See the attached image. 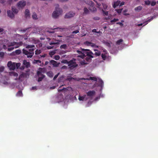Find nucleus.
<instances>
[{
  "instance_id": "obj_1",
  "label": "nucleus",
  "mask_w": 158,
  "mask_h": 158,
  "mask_svg": "<svg viewBox=\"0 0 158 158\" xmlns=\"http://www.w3.org/2000/svg\"><path fill=\"white\" fill-rule=\"evenodd\" d=\"M81 51H86V52L85 53V58L87 62L89 63L91 61L92 58L94 57L93 55H94V54L89 49L81 48Z\"/></svg>"
},
{
  "instance_id": "obj_2",
  "label": "nucleus",
  "mask_w": 158,
  "mask_h": 158,
  "mask_svg": "<svg viewBox=\"0 0 158 158\" xmlns=\"http://www.w3.org/2000/svg\"><path fill=\"white\" fill-rule=\"evenodd\" d=\"M35 48H31L29 49V52L28 51L23 49V52L25 55L27 56L28 58H31L34 54V51L35 49Z\"/></svg>"
},
{
  "instance_id": "obj_3",
  "label": "nucleus",
  "mask_w": 158,
  "mask_h": 158,
  "mask_svg": "<svg viewBox=\"0 0 158 158\" xmlns=\"http://www.w3.org/2000/svg\"><path fill=\"white\" fill-rule=\"evenodd\" d=\"M62 12V10L61 9L56 7L55 10L52 13L53 17L54 18H57L61 14Z\"/></svg>"
},
{
  "instance_id": "obj_4",
  "label": "nucleus",
  "mask_w": 158,
  "mask_h": 158,
  "mask_svg": "<svg viewBox=\"0 0 158 158\" xmlns=\"http://www.w3.org/2000/svg\"><path fill=\"white\" fill-rule=\"evenodd\" d=\"M68 62V65L70 69H73L74 68L78 66V64H76L75 62V59H74L71 60Z\"/></svg>"
},
{
  "instance_id": "obj_5",
  "label": "nucleus",
  "mask_w": 158,
  "mask_h": 158,
  "mask_svg": "<svg viewBox=\"0 0 158 158\" xmlns=\"http://www.w3.org/2000/svg\"><path fill=\"white\" fill-rule=\"evenodd\" d=\"M43 69L41 68H39V71H37V74L38 76L40 75L41 77H39L38 78V82H40L41 81L43 78L45 77V76L42 74V73L43 72Z\"/></svg>"
},
{
  "instance_id": "obj_6",
  "label": "nucleus",
  "mask_w": 158,
  "mask_h": 158,
  "mask_svg": "<svg viewBox=\"0 0 158 158\" xmlns=\"http://www.w3.org/2000/svg\"><path fill=\"white\" fill-rule=\"evenodd\" d=\"M26 2L24 1H21L17 4V6L19 9H23L26 5Z\"/></svg>"
},
{
  "instance_id": "obj_7",
  "label": "nucleus",
  "mask_w": 158,
  "mask_h": 158,
  "mask_svg": "<svg viewBox=\"0 0 158 158\" xmlns=\"http://www.w3.org/2000/svg\"><path fill=\"white\" fill-rule=\"evenodd\" d=\"M7 66L10 70H14L15 69V63L11 61L8 62Z\"/></svg>"
},
{
  "instance_id": "obj_8",
  "label": "nucleus",
  "mask_w": 158,
  "mask_h": 158,
  "mask_svg": "<svg viewBox=\"0 0 158 158\" xmlns=\"http://www.w3.org/2000/svg\"><path fill=\"white\" fill-rule=\"evenodd\" d=\"M95 92L94 90H90L86 93V96L88 97V99L89 98L92 99L93 97L95 95Z\"/></svg>"
},
{
  "instance_id": "obj_9",
  "label": "nucleus",
  "mask_w": 158,
  "mask_h": 158,
  "mask_svg": "<svg viewBox=\"0 0 158 158\" xmlns=\"http://www.w3.org/2000/svg\"><path fill=\"white\" fill-rule=\"evenodd\" d=\"M89 4H90V5L89 7V9L91 11L95 12L96 11L97 9L94 6V3L92 1L89 2Z\"/></svg>"
},
{
  "instance_id": "obj_10",
  "label": "nucleus",
  "mask_w": 158,
  "mask_h": 158,
  "mask_svg": "<svg viewBox=\"0 0 158 158\" xmlns=\"http://www.w3.org/2000/svg\"><path fill=\"white\" fill-rule=\"evenodd\" d=\"M75 15V13L72 12H69L66 14L64 17L65 18H69L73 17Z\"/></svg>"
},
{
  "instance_id": "obj_11",
  "label": "nucleus",
  "mask_w": 158,
  "mask_h": 158,
  "mask_svg": "<svg viewBox=\"0 0 158 158\" xmlns=\"http://www.w3.org/2000/svg\"><path fill=\"white\" fill-rule=\"evenodd\" d=\"M83 53H82L80 54V55H78L77 56V59L78 60H80V58H81V59H85V53L86 52V51H82Z\"/></svg>"
},
{
  "instance_id": "obj_12",
  "label": "nucleus",
  "mask_w": 158,
  "mask_h": 158,
  "mask_svg": "<svg viewBox=\"0 0 158 158\" xmlns=\"http://www.w3.org/2000/svg\"><path fill=\"white\" fill-rule=\"evenodd\" d=\"M50 64H52L54 67H58L60 64V63H58L57 61L53 60L50 61Z\"/></svg>"
},
{
  "instance_id": "obj_13",
  "label": "nucleus",
  "mask_w": 158,
  "mask_h": 158,
  "mask_svg": "<svg viewBox=\"0 0 158 158\" xmlns=\"http://www.w3.org/2000/svg\"><path fill=\"white\" fill-rule=\"evenodd\" d=\"M88 99V98L86 97V95H84L83 96H79L78 99L79 101L86 100Z\"/></svg>"
},
{
  "instance_id": "obj_14",
  "label": "nucleus",
  "mask_w": 158,
  "mask_h": 158,
  "mask_svg": "<svg viewBox=\"0 0 158 158\" xmlns=\"http://www.w3.org/2000/svg\"><path fill=\"white\" fill-rule=\"evenodd\" d=\"M30 11L28 9H26L25 12V17L26 18H27L30 17Z\"/></svg>"
},
{
  "instance_id": "obj_15",
  "label": "nucleus",
  "mask_w": 158,
  "mask_h": 158,
  "mask_svg": "<svg viewBox=\"0 0 158 158\" xmlns=\"http://www.w3.org/2000/svg\"><path fill=\"white\" fill-rule=\"evenodd\" d=\"M7 13L8 16L10 18H12L14 17V14L10 10H8L7 11Z\"/></svg>"
},
{
  "instance_id": "obj_16",
  "label": "nucleus",
  "mask_w": 158,
  "mask_h": 158,
  "mask_svg": "<svg viewBox=\"0 0 158 158\" xmlns=\"http://www.w3.org/2000/svg\"><path fill=\"white\" fill-rule=\"evenodd\" d=\"M74 27H76L75 29H76L75 31H74L72 32V34H77L79 32V27L78 25H75Z\"/></svg>"
},
{
  "instance_id": "obj_17",
  "label": "nucleus",
  "mask_w": 158,
  "mask_h": 158,
  "mask_svg": "<svg viewBox=\"0 0 158 158\" xmlns=\"http://www.w3.org/2000/svg\"><path fill=\"white\" fill-rule=\"evenodd\" d=\"M23 64L27 68H28L30 67V64L29 62L27 61L26 60H24L23 61Z\"/></svg>"
},
{
  "instance_id": "obj_18",
  "label": "nucleus",
  "mask_w": 158,
  "mask_h": 158,
  "mask_svg": "<svg viewBox=\"0 0 158 158\" xmlns=\"http://www.w3.org/2000/svg\"><path fill=\"white\" fill-rule=\"evenodd\" d=\"M15 48H17L19 47L20 46H21L23 44V42H20L19 43L15 42Z\"/></svg>"
},
{
  "instance_id": "obj_19",
  "label": "nucleus",
  "mask_w": 158,
  "mask_h": 158,
  "mask_svg": "<svg viewBox=\"0 0 158 158\" xmlns=\"http://www.w3.org/2000/svg\"><path fill=\"white\" fill-rule=\"evenodd\" d=\"M120 3V1L118 0L116 2H114V4L113 5V7L115 8L117 6H118Z\"/></svg>"
},
{
  "instance_id": "obj_20",
  "label": "nucleus",
  "mask_w": 158,
  "mask_h": 158,
  "mask_svg": "<svg viewBox=\"0 0 158 158\" xmlns=\"http://www.w3.org/2000/svg\"><path fill=\"white\" fill-rule=\"evenodd\" d=\"M99 85L102 88L104 85V83L103 81L101 79H99L98 80Z\"/></svg>"
},
{
  "instance_id": "obj_21",
  "label": "nucleus",
  "mask_w": 158,
  "mask_h": 158,
  "mask_svg": "<svg viewBox=\"0 0 158 158\" xmlns=\"http://www.w3.org/2000/svg\"><path fill=\"white\" fill-rule=\"evenodd\" d=\"M32 16V19L34 20H36L38 19L37 15L35 12L33 13Z\"/></svg>"
},
{
  "instance_id": "obj_22",
  "label": "nucleus",
  "mask_w": 158,
  "mask_h": 158,
  "mask_svg": "<svg viewBox=\"0 0 158 158\" xmlns=\"http://www.w3.org/2000/svg\"><path fill=\"white\" fill-rule=\"evenodd\" d=\"M29 76V74H28V73H23L20 76L21 77H26L27 76Z\"/></svg>"
},
{
  "instance_id": "obj_23",
  "label": "nucleus",
  "mask_w": 158,
  "mask_h": 158,
  "mask_svg": "<svg viewBox=\"0 0 158 158\" xmlns=\"http://www.w3.org/2000/svg\"><path fill=\"white\" fill-rule=\"evenodd\" d=\"M22 92L21 90H19L16 94L17 96L21 97L23 96Z\"/></svg>"
},
{
  "instance_id": "obj_24",
  "label": "nucleus",
  "mask_w": 158,
  "mask_h": 158,
  "mask_svg": "<svg viewBox=\"0 0 158 158\" xmlns=\"http://www.w3.org/2000/svg\"><path fill=\"white\" fill-rule=\"evenodd\" d=\"M15 42H12L8 43V44H7V45L8 47L14 46V45H15Z\"/></svg>"
},
{
  "instance_id": "obj_25",
  "label": "nucleus",
  "mask_w": 158,
  "mask_h": 158,
  "mask_svg": "<svg viewBox=\"0 0 158 158\" xmlns=\"http://www.w3.org/2000/svg\"><path fill=\"white\" fill-rule=\"evenodd\" d=\"M10 75H13L16 77H17L18 76L17 73L14 72H10Z\"/></svg>"
},
{
  "instance_id": "obj_26",
  "label": "nucleus",
  "mask_w": 158,
  "mask_h": 158,
  "mask_svg": "<svg viewBox=\"0 0 158 158\" xmlns=\"http://www.w3.org/2000/svg\"><path fill=\"white\" fill-rule=\"evenodd\" d=\"M34 28H35L34 27H28L27 28L24 29L23 30H21L20 31H23V32H25L27 30L29 29H34Z\"/></svg>"
},
{
  "instance_id": "obj_27",
  "label": "nucleus",
  "mask_w": 158,
  "mask_h": 158,
  "mask_svg": "<svg viewBox=\"0 0 158 158\" xmlns=\"http://www.w3.org/2000/svg\"><path fill=\"white\" fill-rule=\"evenodd\" d=\"M12 10L13 11V12L15 14H17L18 12V10H17V9L15 7H12Z\"/></svg>"
},
{
  "instance_id": "obj_28",
  "label": "nucleus",
  "mask_w": 158,
  "mask_h": 158,
  "mask_svg": "<svg viewBox=\"0 0 158 158\" xmlns=\"http://www.w3.org/2000/svg\"><path fill=\"white\" fill-rule=\"evenodd\" d=\"M35 45H26V48H35Z\"/></svg>"
},
{
  "instance_id": "obj_29",
  "label": "nucleus",
  "mask_w": 158,
  "mask_h": 158,
  "mask_svg": "<svg viewBox=\"0 0 158 158\" xmlns=\"http://www.w3.org/2000/svg\"><path fill=\"white\" fill-rule=\"evenodd\" d=\"M80 64L81 65H85L88 64L89 63L87 62H86L85 60H84L80 62Z\"/></svg>"
},
{
  "instance_id": "obj_30",
  "label": "nucleus",
  "mask_w": 158,
  "mask_h": 158,
  "mask_svg": "<svg viewBox=\"0 0 158 158\" xmlns=\"http://www.w3.org/2000/svg\"><path fill=\"white\" fill-rule=\"evenodd\" d=\"M67 45L66 44H64L62 45L60 47V48L64 49H66L67 48Z\"/></svg>"
},
{
  "instance_id": "obj_31",
  "label": "nucleus",
  "mask_w": 158,
  "mask_h": 158,
  "mask_svg": "<svg viewBox=\"0 0 158 158\" xmlns=\"http://www.w3.org/2000/svg\"><path fill=\"white\" fill-rule=\"evenodd\" d=\"M88 80H91L94 81H97V78L94 77H89V78L88 79H87Z\"/></svg>"
},
{
  "instance_id": "obj_32",
  "label": "nucleus",
  "mask_w": 158,
  "mask_h": 158,
  "mask_svg": "<svg viewBox=\"0 0 158 158\" xmlns=\"http://www.w3.org/2000/svg\"><path fill=\"white\" fill-rule=\"evenodd\" d=\"M142 7L141 6H139L135 7V11L140 10L142 9Z\"/></svg>"
},
{
  "instance_id": "obj_33",
  "label": "nucleus",
  "mask_w": 158,
  "mask_h": 158,
  "mask_svg": "<svg viewBox=\"0 0 158 158\" xmlns=\"http://www.w3.org/2000/svg\"><path fill=\"white\" fill-rule=\"evenodd\" d=\"M84 13L87 14L89 13V10L86 8H84Z\"/></svg>"
},
{
  "instance_id": "obj_34",
  "label": "nucleus",
  "mask_w": 158,
  "mask_h": 158,
  "mask_svg": "<svg viewBox=\"0 0 158 158\" xmlns=\"http://www.w3.org/2000/svg\"><path fill=\"white\" fill-rule=\"evenodd\" d=\"M55 53H56L55 51H52L50 52H49V55L51 56L52 57V56H53V55L55 54Z\"/></svg>"
},
{
  "instance_id": "obj_35",
  "label": "nucleus",
  "mask_w": 158,
  "mask_h": 158,
  "mask_svg": "<svg viewBox=\"0 0 158 158\" xmlns=\"http://www.w3.org/2000/svg\"><path fill=\"white\" fill-rule=\"evenodd\" d=\"M102 59L104 60H106V56L105 54H102Z\"/></svg>"
},
{
  "instance_id": "obj_36",
  "label": "nucleus",
  "mask_w": 158,
  "mask_h": 158,
  "mask_svg": "<svg viewBox=\"0 0 158 158\" xmlns=\"http://www.w3.org/2000/svg\"><path fill=\"white\" fill-rule=\"evenodd\" d=\"M123 42V40L122 39H120L117 41L116 44L117 45H119Z\"/></svg>"
},
{
  "instance_id": "obj_37",
  "label": "nucleus",
  "mask_w": 158,
  "mask_h": 158,
  "mask_svg": "<svg viewBox=\"0 0 158 158\" xmlns=\"http://www.w3.org/2000/svg\"><path fill=\"white\" fill-rule=\"evenodd\" d=\"M145 4L146 5H149L151 4V2L149 0L145 1Z\"/></svg>"
},
{
  "instance_id": "obj_38",
  "label": "nucleus",
  "mask_w": 158,
  "mask_h": 158,
  "mask_svg": "<svg viewBox=\"0 0 158 158\" xmlns=\"http://www.w3.org/2000/svg\"><path fill=\"white\" fill-rule=\"evenodd\" d=\"M21 51L20 50H17L15 51V53L17 55H19L21 53Z\"/></svg>"
},
{
  "instance_id": "obj_39",
  "label": "nucleus",
  "mask_w": 158,
  "mask_h": 158,
  "mask_svg": "<svg viewBox=\"0 0 158 158\" xmlns=\"http://www.w3.org/2000/svg\"><path fill=\"white\" fill-rule=\"evenodd\" d=\"M101 53L100 51H98V52H95L94 54L96 56H99L101 55Z\"/></svg>"
},
{
  "instance_id": "obj_40",
  "label": "nucleus",
  "mask_w": 158,
  "mask_h": 158,
  "mask_svg": "<svg viewBox=\"0 0 158 158\" xmlns=\"http://www.w3.org/2000/svg\"><path fill=\"white\" fill-rule=\"evenodd\" d=\"M75 26H69V29L70 30H75V29L76 28V27H74Z\"/></svg>"
},
{
  "instance_id": "obj_41",
  "label": "nucleus",
  "mask_w": 158,
  "mask_h": 158,
  "mask_svg": "<svg viewBox=\"0 0 158 158\" xmlns=\"http://www.w3.org/2000/svg\"><path fill=\"white\" fill-rule=\"evenodd\" d=\"M54 59L56 60H58L60 58V56L59 55H56L54 56Z\"/></svg>"
},
{
  "instance_id": "obj_42",
  "label": "nucleus",
  "mask_w": 158,
  "mask_h": 158,
  "mask_svg": "<svg viewBox=\"0 0 158 158\" xmlns=\"http://www.w3.org/2000/svg\"><path fill=\"white\" fill-rule=\"evenodd\" d=\"M21 64L20 63H15V67H16L17 69H18L20 66Z\"/></svg>"
},
{
  "instance_id": "obj_43",
  "label": "nucleus",
  "mask_w": 158,
  "mask_h": 158,
  "mask_svg": "<svg viewBox=\"0 0 158 158\" xmlns=\"http://www.w3.org/2000/svg\"><path fill=\"white\" fill-rule=\"evenodd\" d=\"M104 10H106L107 7V6L105 3L102 4Z\"/></svg>"
},
{
  "instance_id": "obj_44",
  "label": "nucleus",
  "mask_w": 158,
  "mask_h": 158,
  "mask_svg": "<svg viewBox=\"0 0 158 158\" xmlns=\"http://www.w3.org/2000/svg\"><path fill=\"white\" fill-rule=\"evenodd\" d=\"M60 43L58 42H51L49 43L50 45H55V44H59Z\"/></svg>"
},
{
  "instance_id": "obj_45",
  "label": "nucleus",
  "mask_w": 158,
  "mask_h": 158,
  "mask_svg": "<svg viewBox=\"0 0 158 158\" xmlns=\"http://www.w3.org/2000/svg\"><path fill=\"white\" fill-rule=\"evenodd\" d=\"M40 50L37 49L35 51V54L36 55L39 54L40 53Z\"/></svg>"
},
{
  "instance_id": "obj_46",
  "label": "nucleus",
  "mask_w": 158,
  "mask_h": 158,
  "mask_svg": "<svg viewBox=\"0 0 158 158\" xmlns=\"http://www.w3.org/2000/svg\"><path fill=\"white\" fill-rule=\"evenodd\" d=\"M91 44V42H89L88 41H86L85 43V44L87 46H90Z\"/></svg>"
},
{
  "instance_id": "obj_47",
  "label": "nucleus",
  "mask_w": 158,
  "mask_h": 158,
  "mask_svg": "<svg viewBox=\"0 0 158 158\" xmlns=\"http://www.w3.org/2000/svg\"><path fill=\"white\" fill-rule=\"evenodd\" d=\"M122 10H123V9H117L116 10L117 12L118 13L120 14L121 13Z\"/></svg>"
},
{
  "instance_id": "obj_48",
  "label": "nucleus",
  "mask_w": 158,
  "mask_h": 158,
  "mask_svg": "<svg viewBox=\"0 0 158 158\" xmlns=\"http://www.w3.org/2000/svg\"><path fill=\"white\" fill-rule=\"evenodd\" d=\"M102 12L104 15H105L107 16L108 15V11H104L103 10H102Z\"/></svg>"
},
{
  "instance_id": "obj_49",
  "label": "nucleus",
  "mask_w": 158,
  "mask_h": 158,
  "mask_svg": "<svg viewBox=\"0 0 158 158\" xmlns=\"http://www.w3.org/2000/svg\"><path fill=\"white\" fill-rule=\"evenodd\" d=\"M118 19H114L113 20H111L110 22L111 23L115 22L118 21Z\"/></svg>"
},
{
  "instance_id": "obj_50",
  "label": "nucleus",
  "mask_w": 158,
  "mask_h": 158,
  "mask_svg": "<svg viewBox=\"0 0 158 158\" xmlns=\"http://www.w3.org/2000/svg\"><path fill=\"white\" fill-rule=\"evenodd\" d=\"M4 68L3 66L0 67V72H2L4 71Z\"/></svg>"
},
{
  "instance_id": "obj_51",
  "label": "nucleus",
  "mask_w": 158,
  "mask_h": 158,
  "mask_svg": "<svg viewBox=\"0 0 158 158\" xmlns=\"http://www.w3.org/2000/svg\"><path fill=\"white\" fill-rule=\"evenodd\" d=\"M69 61H67V60H64L61 61V63H66L68 64V63H69L68 62Z\"/></svg>"
},
{
  "instance_id": "obj_52",
  "label": "nucleus",
  "mask_w": 158,
  "mask_h": 158,
  "mask_svg": "<svg viewBox=\"0 0 158 158\" xmlns=\"http://www.w3.org/2000/svg\"><path fill=\"white\" fill-rule=\"evenodd\" d=\"M156 2H154V1H152L151 3V5L152 6H154L156 4Z\"/></svg>"
},
{
  "instance_id": "obj_53",
  "label": "nucleus",
  "mask_w": 158,
  "mask_h": 158,
  "mask_svg": "<svg viewBox=\"0 0 158 158\" xmlns=\"http://www.w3.org/2000/svg\"><path fill=\"white\" fill-rule=\"evenodd\" d=\"M14 48L15 47H11L10 48H8V51H12L14 49Z\"/></svg>"
},
{
  "instance_id": "obj_54",
  "label": "nucleus",
  "mask_w": 158,
  "mask_h": 158,
  "mask_svg": "<svg viewBox=\"0 0 158 158\" xmlns=\"http://www.w3.org/2000/svg\"><path fill=\"white\" fill-rule=\"evenodd\" d=\"M64 89H66L64 88L62 89H58V91L59 92H61V91H63V90H64Z\"/></svg>"
},
{
  "instance_id": "obj_55",
  "label": "nucleus",
  "mask_w": 158,
  "mask_h": 158,
  "mask_svg": "<svg viewBox=\"0 0 158 158\" xmlns=\"http://www.w3.org/2000/svg\"><path fill=\"white\" fill-rule=\"evenodd\" d=\"M48 75L50 77H52L53 76V74L51 72H49L47 73Z\"/></svg>"
},
{
  "instance_id": "obj_56",
  "label": "nucleus",
  "mask_w": 158,
  "mask_h": 158,
  "mask_svg": "<svg viewBox=\"0 0 158 158\" xmlns=\"http://www.w3.org/2000/svg\"><path fill=\"white\" fill-rule=\"evenodd\" d=\"M59 74V73H58L57 74L55 75L54 77H53V80H55L58 77Z\"/></svg>"
},
{
  "instance_id": "obj_57",
  "label": "nucleus",
  "mask_w": 158,
  "mask_h": 158,
  "mask_svg": "<svg viewBox=\"0 0 158 158\" xmlns=\"http://www.w3.org/2000/svg\"><path fill=\"white\" fill-rule=\"evenodd\" d=\"M34 61H35V63H41V61L40 60H34Z\"/></svg>"
},
{
  "instance_id": "obj_58",
  "label": "nucleus",
  "mask_w": 158,
  "mask_h": 158,
  "mask_svg": "<svg viewBox=\"0 0 158 158\" xmlns=\"http://www.w3.org/2000/svg\"><path fill=\"white\" fill-rule=\"evenodd\" d=\"M13 1V0H8L7 2L9 4H10Z\"/></svg>"
},
{
  "instance_id": "obj_59",
  "label": "nucleus",
  "mask_w": 158,
  "mask_h": 158,
  "mask_svg": "<svg viewBox=\"0 0 158 158\" xmlns=\"http://www.w3.org/2000/svg\"><path fill=\"white\" fill-rule=\"evenodd\" d=\"M67 68V67L66 66H63L61 67V69H66Z\"/></svg>"
},
{
  "instance_id": "obj_60",
  "label": "nucleus",
  "mask_w": 158,
  "mask_h": 158,
  "mask_svg": "<svg viewBox=\"0 0 158 158\" xmlns=\"http://www.w3.org/2000/svg\"><path fill=\"white\" fill-rule=\"evenodd\" d=\"M125 2H120V3L119 6H121L124 4Z\"/></svg>"
},
{
  "instance_id": "obj_61",
  "label": "nucleus",
  "mask_w": 158,
  "mask_h": 158,
  "mask_svg": "<svg viewBox=\"0 0 158 158\" xmlns=\"http://www.w3.org/2000/svg\"><path fill=\"white\" fill-rule=\"evenodd\" d=\"M92 32H96V33H99L98 32H97L96 29H93L92 30Z\"/></svg>"
},
{
  "instance_id": "obj_62",
  "label": "nucleus",
  "mask_w": 158,
  "mask_h": 158,
  "mask_svg": "<svg viewBox=\"0 0 158 158\" xmlns=\"http://www.w3.org/2000/svg\"><path fill=\"white\" fill-rule=\"evenodd\" d=\"M77 52L79 54H80L82 53H83V52L81 51H80L79 50H77Z\"/></svg>"
},
{
  "instance_id": "obj_63",
  "label": "nucleus",
  "mask_w": 158,
  "mask_h": 158,
  "mask_svg": "<svg viewBox=\"0 0 158 158\" xmlns=\"http://www.w3.org/2000/svg\"><path fill=\"white\" fill-rule=\"evenodd\" d=\"M91 103V102L90 101H89L87 103V106H89Z\"/></svg>"
},
{
  "instance_id": "obj_64",
  "label": "nucleus",
  "mask_w": 158,
  "mask_h": 158,
  "mask_svg": "<svg viewBox=\"0 0 158 158\" xmlns=\"http://www.w3.org/2000/svg\"><path fill=\"white\" fill-rule=\"evenodd\" d=\"M95 44L92 43L91 42V44H90V45L92 47H94L95 46Z\"/></svg>"
}]
</instances>
